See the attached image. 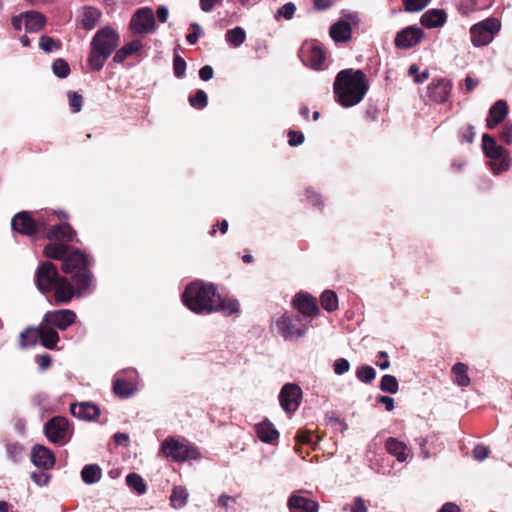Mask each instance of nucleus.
Instances as JSON below:
<instances>
[{
  "label": "nucleus",
  "mask_w": 512,
  "mask_h": 512,
  "mask_svg": "<svg viewBox=\"0 0 512 512\" xmlns=\"http://www.w3.org/2000/svg\"><path fill=\"white\" fill-rule=\"evenodd\" d=\"M223 0H200V8L203 12H211L215 6L220 4Z\"/></svg>",
  "instance_id": "0e129e2a"
},
{
  "label": "nucleus",
  "mask_w": 512,
  "mask_h": 512,
  "mask_svg": "<svg viewBox=\"0 0 512 512\" xmlns=\"http://www.w3.org/2000/svg\"><path fill=\"white\" fill-rule=\"evenodd\" d=\"M102 470L97 464H89L83 467L81 478L85 484L91 485L100 481Z\"/></svg>",
  "instance_id": "473e14b6"
},
{
  "label": "nucleus",
  "mask_w": 512,
  "mask_h": 512,
  "mask_svg": "<svg viewBox=\"0 0 512 512\" xmlns=\"http://www.w3.org/2000/svg\"><path fill=\"white\" fill-rule=\"evenodd\" d=\"M70 412L83 421H93L101 413L100 408L92 402L73 403L70 405Z\"/></svg>",
  "instance_id": "412c9836"
},
{
  "label": "nucleus",
  "mask_w": 512,
  "mask_h": 512,
  "mask_svg": "<svg viewBox=\"0 0 512 512\" xmlns=\"http://www.w3.org/2000/svg\"><path fill=\"white\" fill-rule=\"evenodd\" d=\"M52 359L51 356L48 354H44L38 357L37 363L40 371H44L45 369L49 368L51 365Z\"/></svg>",
  "instance_id": "774afa93"
},
{
  "label": "nucleus",
  "mask_w": 512,
  "mask_h": 512,
  "mask_svg": "<svg viewBox=\"0 0 512 512\" xmlns=\"http://www.w3.org/2000/svg\"><path fill=\"white\" fill-rule=\"evenodd\" d=\"M293 307L297 310L302 319L310 321L313 316L319 313V307L316 299L310 294L299 292L292 300Z\"/></svg>",
  "instance_id": "dca6fc26"
},
{
  "label": "nucleus",
  "mask_w": 512,
  "mask_h": 512,
  "mask_svg": "<svg viewBox=\"0 0 512 512\" xmlns=\"http://www.w3.org/2000/svg\"><path fill=\"white\" fill-rule=\"evenodd\" d=\"M326 59L324 50L318 45L309 48L308 62L311 68L321 69Z\"/></svg>",
  "instance_id": "c9c22d12"
},
{
  "label": "nucleus",
  "mask_w": 512,
  "mask_h": 512,
  "mask_svg": "<svg viewBox=\"0 0 512 512\" xmlns=\"http://www.w3.org/2000/svg\"><path fill=\"white\" fill-rule=\"evenodd\" d=\"M482 149L490 159L499 158L505 154L504 148L498 145L495 138L489 134H483L482 136Z\"/></svg>",
  "instance_id": "c85d7f7f"
},
{
  "label": "nucleus",
  "mask_w": 512,
  "mask_h": 512,
  "mask_svg": "<svg viewBox=\"0 0 512 512\" xmlns=\"http://www.w3.org/2000/svg\"><path fill=\"white\" fill-rule=\"evenodd\" d=\"M274 327L277 333L286 341H294L303 337L310 326V321L300 315L284 312L275 317Z\"/></svg>",
  "instance_id": "0eeeda50"
},
{
  "label": "nucleus",
  "mask_w": 512,
  "mask_h": 512,
  "mask_svg": "<svg viewBox=\"0 0 512 512\" xmlns=\"http://www.w3.org/2000/svg\"><path fill=\"white\" fill-rule=\"evenodd\" d=\"M424 32L417 26H408L396 34L394 43L399 49H410L421 42Z\"/></svg>",
  "instance_id": "f3484780"
},
{
  "label": "nucleus",
  "mask_w": 512,
  "mask_h": 512,
  "mask_svg": "<svg viewBox=\"0 0 512 512\" xmlns=\"http://www.w3.org/2000/svg\"><path fill=\"white\" fill-rule=\"evenodd\" d=\"M213 76H214V70H213L212 66L205 65L200 68L199 77L202 81H209L213 78Z\"/></svg>",
  "instance_id": "e2e57ef3"
},
{
  "label": "nucleus",
  "mask_w": 512,
  "mask_h": 512,
  "mask_svg": "<svg viewBox=\"0 0 512 512\" xmlns=\"http://www.w3.org/2000/svg\"><path fill=\"white\" fill-rule=\"evenodd\" d=\"M186 66L184 58L176 54L173 59V71L176 78L182 79L185 77Z\"/></svg>",
  "instance_id": "09e8293b"
},
{
  "label": "nucleus",
  "mask_w": 512,
  "mask_h": 512,
  "mask_svg": "<svg viewBox=\"0 0 512 512\" xmlns=\"http://www.w3.org/2000/svg\"><path fill=\"white\" fill-rule=\"evenodd\" d=\"M409 74L410 75H415L414 77V81L416 83H423L425 80L428 79L429 77V72L428 70H424L421 74L418 73L419 72V68L417 65L413 64L409 67V70H408Z\"/></svg>",
  "instance_id": "4d7b16f0"
},
{
  "label": "nucleus",
  "mask_w": 512,
  "mask_h": 512,
  "mask_svg": "<svg viewBox=\"0 0 512 512\" xmlns=\"http://www.w3.org/2000/svg\"><path fill=\"white\" fill-rule=\"evenodd\" d=\"M189 493L183 486H175L170 496V502L173 508L181 509L188 501Z\"/></svg>",
  "instance_id": "e433bc0d"
},
{
  "label": "nucleus",
  "mask_w": 512,
  "mask_h": 512,
  "mask_svg": "<svg viewBox=\"0 0 512 512\" xmlns=\"http://www.w3.org/2000/svg\"><path fill=\"white\" fill-rule=\"evenodd\" d=\"M77 279H67L61 276L53 287V300L57 305H64L70 303L74 297L80 298L85 295L91 294L95 288L86 285L84 288L78 285Z\"/></svg>",
  "instance_id": "6e6552de"
},
{
  "label": "nucleus",
  "mask_w": 512,
  "mask_h": 512,
  "mask_svg": "<svg viewBox=\"0 0 512 512\" xmlns=\"http://www.w3.org/2000/svg\"><path fill=\"white\" fill-rule=\"evenodd\" d=\"M76 318V313L70 309L52 310L44 314L43 324L64 331L75 323Z\"/></svg>",
  "instance_id": "4468645a"
},
{
  "label": "nucleus",
  "mask_w": 512,
  "mask_h": 512,
  "mask_svg": "<svg viewBox=\"0 0 512 512\" xmlns=\"http://www.w3.org/2000/svg\"><path fill=\"white\" fill-rule=\"evenodd\" d=\"M31 461L35 466L48 470L53 468L55 456L49 448L36 444L31 450Z\"/></svg>",
  "instance_id": "aec40b11"
},
{
  "label": "nucleus",
  "mask_w": 512,
  "mask_h": 512,
  "mask_svg": "<svg viewBox=\"0 0 512 512\" xmlns=\"http://www.w3.org/2000/svg\"><path fill=\"white\" fill-rule=\"evenodd\" d=\"M137 390V387L132 382L124 379H116L113 383L114 393L121 398H128L132 396Z\"/></svg>",
  "instance_id": "f704fd0d"
},
{
  "label": "nucleus",
  "mask_w": 512,
  "mask_h": 512,
  "mask_svg": "<svg viewBox=\"0 0 512 512\" xmlns=\"http://www.w3.org/2000/svg\"><path fill=\"white\" fill-rule=\"evenodd\" d=\"M119 34L109 26L99 29L90 43L88 64L92 70L100 71L107 59L119 45Z\"/></svg>",
  "instance_id": "20e7f679"
},
{
  "label": "nucleus",
  "mask_w": 512,
  "mask_h": 512,
  "mask_svg": "<svg viewBox=\"0 0 512 512\" xmlns=\"http://www.w3.org/2000/svg\"><path fill=\"white\" fill-rule=\"evenodd\" d=\"M11 227L16 232L34 240L46 237L49 240L71 241L76 235L67 223L57 224L48 229V223L42 216L34 219L27 211L17 213L11 220Z\"/></svg>",
  "instance_id": "f03ea898"
},
{
  "label": "nucleus",
  "mask_w": 512,
  "mask_h": 512,
  "mask_svg": "<svg viewBox=\"0 0 512 512\" xmlns=\"http://www.w3.org/2000/svg\"><path fill=\"white\" fill-rule=\"evenodd\" d=\"M183 304L200 315L221 313L231 316L240 312V303L233 297H222L211 283L196 280L188 284L182 293Z\"/></svg>",
  "instance_id": "f257e3e1"
},
{
  "label": "nucleus",
  "mask_w": 512,
  "mask_h": 512,
  "mask_svg": "<svg viewBox=\"0 0 512 512\" xmlns=\"http://www.w3.org/2000/svg\"><path fill=\"white\" fill-rule=\"evenodd\" d=\"M348 21L339 20L330 27V36L335 42H347L351 38L352 29L351 23H356V14H348Z\"/></svg>",
  "instance_id": "a211bd4d"
},
{
  "label": "nucleus",
  "mask_w": 512,
  "mask_h": 512,
  "mask_svg": "<svg viewBox=\"0 0 512 512\" xmlns=\"http://www.w3.org/2000/svg\"><path fill=\"white\" fill-rule=\"evenodd\" d=\"M255 430L259 439L265 443H271L279 436V433L275 429L274 425L268 420L258 423L255 426Z\"/></svg>",
  "instance_id": "c756f323"
},
{
  "label": "nucleus",
  "mask_w": 512,
  "mask_h": 512,
  "mask_svg": "<svg viewBox=\"0 0 512 512\" xmlns=\"http://www.w3.org/2000/svg\"><path fill=\"white\" fill-rule=\"evenodd\" d=\"M11 24L16 31H21L22 28L26 30V17L25 12H22L11 18Z\"/></svg>",
  "instance_id": "052dcab7"
},
{
  "label": "nucleus",
  "mask_w": 512,
  "mask_h": 512,
  "mask_svg": "<svg viewBox=\"0 0 512 512\" xmlns=\"http://www.w3.org/2000/svg\"><path fill=\"white\" fill-rule=\"evenodd\" d=\"M44 433L51 443L63 446L70 441L73 430L67 418L54 416L45 423Z\"/></svg>",
  "instance_id": "9b49d317"
},
{
  "label": "nucleus",
  "mask_w": 512,
  "mask_h": 512,
  "mask_svg": "<svg viewBox=\"0 0 512 512\" xmlns=\"http://www.w3.org/2000/svg\"><path fill=\"white\" fill-rule=\"evenodd\" d=\"M52 71L55 76L60 79H64L70 74V66L67 61L62 58H58L52 64Z\"/></svg>",
  "instance_id": "37998d69"
},
{
  "label": "nucleus",
  "mask_w": 512,
  "mask_h": 512,
  "mask_svg": "<svg viewBox=\"0 0 512 512\" xmlns=\"http://www.w3.org/2000/svg\"><path fill=\"white\" fill-rule=\"evenodd\" d=\"M188 101L193 108L202 110L208 104V96L204 90L199 89L194 96H189Z\"/></svg>",
  "instance_id": "c03bdc74"
},
{
  "label": "nucleus",
  "mask_w": 512,
  "mask_h": 512,
  "mask_svg": "<svg viewBox=\"0 0 512 512\" xmlns=\"http://www.w3.org/2000/svg\"><path fill=\"white\" fill-rule=\"evenodd\" d=\"M305 196H306V201L308 204H310L314 207H317V208L323 207L324 200H323L322 195L320 193H318L317 191H315L313 188H311V187L306 188Z\"/></svg>",
  "instance_id": "49530a36"
},
{
  "label": "nucleus",
  "mask_w": 512,
  "mask_h": 512,
  "mask_svg": "<svg viewBox=\"0 0 512 512\" xmlns=\"http://www.w3.org/2000/svg\"><path fill=\"white\" fill-rule=\"evenodd\" d=\"M333 89L336 101L348 108L363 100L369 85L362 70L345 69L337 74Z\"/></svg>",
  "instance_id": "7ed1b4c3"
},
{
  "label": "nucleus",
  "mask_w": 512,
  "mask_h": 512,
  "mask_svg": "<svg viewBox=\"0 0 512 512\" xmlns=\"http://www.w3.org/2000/svg\"><path fill=\"white\" fill-rule=\"evenodd\" d=\"M102 16L98 8L92 6H85L80 14L81 27L87 31L94 29L100 22Z\"/></svg>",
  "instance_id": "a878e982"
},
{
  "label": "nucleus",
  "mask_w": 512,
  "mask_h": 512,
  "mask_svg": "<svg viewBox=\"0 0 512 512\" xmlns=\"http://www.w3.org/2000/svg\"><path fill=\"white\" fill-rule=\"evenodd\" d=\"M31 479L35 484L40 487L48 485L50 481V474L44 471L41 472H33L31 474Z\"/></svg>",
  "instance_id": "6e6d98bb"
},
{
  "label": "nucleus",
  "mask_w": 512,
  "mask_h": 512,
  "mask_svg": "<svg viewBox=\"0 0 512 512\" xmlns=\"http://www.w3.org/2000/svg\"><path fill=\"white\" fill-rule=\"evenodd\" d=\"M490 166L495 174H500L510 167V158L507 155H503L499 158L491 159Z\"/></svg>",
  "instance_id": "a18cd8bd"
},
{
  "label": "nucleus",
  "mask_w": 512,
  "mask_h": 512,
  "mask_svg": "<svg viewBox=\"0 0 512 512\" xmlns=\"http://www.w3.org/2000/svg\"><path fill=\"white\" fill-rule=\"evenodd\" d=\"M54 241L55 242H51L45 246L43 253L47 258L61 260L63 263L66 255H68L71 250L66 244L72 242L73 239L71 241Z\"/></svg>",
  "instance_id": "b1692460"
},
{
  "label": "nucleus",
  "mask_w": 512,
  "mask_h": 512,
  "mask_svg": "<svg viewBox=\"0 0 512 512\" xmlns=\"http://www.w3.org/2000/svg\"><path fill=\"white\" fill-rule=\"evenodd\" d=\"M6 451V458L14 464H18L22 461L24 456V447L21 443L16 441L6 440L4 442Z\"/></svg>",
  "instance_id": "7c9ffc66"
},
{
  "label": "nucleus",
  "mask_w": 512,
  "mask_h": 512,
  "mask_svg": "<svg viewBox=\"0 0 512 512\" xmlns=\"http://www.w3.org/2000/svg\"><path fill=\"white\" fill-rule=\"evenodd\" d=\"M288 508L290 512H318L319 505L312 499L292 494L288 499Z\"/></svg>",
  "instance_id": "5701e85b"
},
{
  "label": "nucleus",
  "mask_w": 512,
  "mask_h": 512,
  "mask_svg": "<svg viewBox=\"0 0 512 512\" xmlns=\"http://www.w3.org/2000/svg\"><path fill=\"white\" fill-rule=\"evenodd\" d=\"M452 373L455 375V383L460 387H467L470 385L471 379L468 375V366L465 363L457 362L452 366Z\"/></svg>",
  "instance_id": "72a5a7b5"
},
{
  "label": "nucleus",
  "mask_w": 512,
  "mask_h": 512,
  "mask_svg": "<svg viewBox=\"0 0 512 512\" xmlns=\"http://www.w3.org/2000/svg\"><path fill=\"white\" fill-rule=\"evenodd\" d=\"M126 484L140 495L144 494L147 490L142 477L136 473H129L126 476Z\"/></svg>",
  "instance_id": "ea45409f"
},
{
  "label": "nucleus",
  "mask_w": 512,
  "mask_h": 512,
  "mask_svg": "<svg viewBox=\"0 0 512 512\" xmlns=\"http://www.w3.org/2000/svg\"><path fill=\"white\" fill-rule=\"evenodd\" d=\"M142 48L140 40H133L122 46L114 55L113 61L115 63H122L128 56L138 52Z\"/></svg>",
  "instance_id": "2f4dec72"
},
{
  "label": "nucleus",
  "mask_w": 512,
  "mask_h": 512,
  "mask_svg": "<svg viewBox=\"0 0 512 512\" xmlns=\"http://www.w3.org/2000/svg\"><path fill=\"white\" fill-rule=\"evenodd\" d=\"M376 400L378 403L385 405L387 411H392L394 409V399L392 397L379 395Z\"/></svg>",
  "instance_id": "338daca9"
},
{
  "label": "nucleus",
  "mask_w": 512,
  "mask_h": 512,
  "mask_svg": "<svg viewBox=\"0 0 512 512\" xmlns=\"http://www.w3.org/2000/svg\"><path fill=\"white\" fill-rule=\"evenodd\" d=\"M350 367V362L346 358H338L333 363V371L337 376L347 373Z\"/></svg>",
  "instance_id": "603ef678"
},
{
  "label": "nucleus",
  "mask_w": 512,
  "mask_h": 512,
  "mask_svg": "<svg viewBox=\"0 0 512 512\" xmlns=\"http://www.w3.org/2000/svg\"><path fill=\"white\" fill-rule=\"evenodd\" d=\"M153 10L149 7L138 9L130 20V29L133 33L148 34L155 30Z\"/></svg>",
  "instance_id": "ddd939ff"
},
{
  "label": "nucleus",
  "mask_w": 512,
  "mask_h": 512,
  "mask_svg": "<svg viewBox=\"0 0 512 512\" xmlns=\"http://www.w3.org/2000/svg\"><path fill=\"white\" fill-rule=\"evenodd\" d=\"M39 47L46 53H51L54 50L60 49L61 44L56 42L52 37L42 35L39 40Z\"/></svg>",
  "instance_id": "de8ad7c7"
},
{
  "label": "nucleus",
  "mask_w": 512,
  "mask_h": 512,
  "mask_svg": "<svg viewBox=\"0 0 512 512\" xmlns=\"http://www.w3.org/2000/svg\"><path fill=\"white\" fill-rule=\"evenodd\" d=\"M288 137H289L288 143L291 147L299 146L305 140L304 134L299 131H293V130L289 131Z\"/></svg>",
  "instance_id": "13d9d810"
},
{
  "label": "nucleus",
  "mask_w": 512,
  "mask_h": 512,
  "mask_svg": "<svg viewBox=\"0 0 512 512\" xmlns=\"http://www.w3.org/2000/svg\"><path fill=\"white\" fill-rule=\"evenodd\" d=\"M367 510V506L361 497H356L350 508V512H367Z\"/></svg>",
  "instance_id": "69168bd1"
},
{
  "label": "nucleus",
  "mask_w": 512,
  "mask_h": 512,
  "mask_svg": "<svg viewBox=\"0 0 512 512\" xmlns=\"http://www.w3.org/2000/svg\"><path fill=\"white\" fill-rule=\"evenodd\" d=\"M380 389L383 392H388L390 394H395L398 392L399 383L395 376L390 374H385L380 381Z\"/></svg>",
  "instance_id": "a19ab883"
},
{
  "label": "nucleus",
  "mask_w": 512,
  "mask_h": 512,
  "mask_svg": "<svg viewBox=\"0 0 512 512\" xmlns=\"http://www.w3.org/2000/svg\"><path fill=\"white\" fill-rule=\"evenodd\" d=\"M37 340L47 349H54L59 341L57 331L50 326L27 328L20 334V343L23 347L34 345Z\"/></svg>",
  "instance_id": "1a4fd4ad"
},
{
  "label": "nucleus",
  "mask_w": 512,
  "mask_h": 512,
  "mask_svg": "<svg viewBox=\"0 0 512 512\" xmlns=\"http://www.w3.org/2000/svg\"><path fill=\"white\" fill-rule=\"evenodd\" d=\"M321 306L328 312H333L338 308V297L335 292L326 290L320 297Z\"/></svg>",
  "instance_id": "58836bf2"
},
{
  "label": "nucleus",
  "mask_w": 512,
  "mask_h": 512,
  "mask_svg": "<svg viewBox=\"0 0 512 512\" xmlns=\"http://www.w3.org/2000/svg\"><path fill=\"white\" fill-rule=\"evenodd\" d=\"M26 32L36 33L42 30L46 25V17L35 10L25 11Z\"/></svg>",
  "instance_id": "bb28decb"
},
{
  "label": "nucleus",
  "mask_w": 512,
  "mask_h": 512,
  "mask_svg": "<svg viewBox=\"0 0 512 512\" xmlns=\"http://www.w3.org/2000/svg\"><path fill=\"white\" fill-rule=\"evenodd\" d=\"M501 29V22L494 17L480 21L470 28L471 42L475 47L490 44Z\"/></svg>",
  "instance_id": "9d476101"
},
{
  "label": "nucleus",
  "mask_w": 512,
  "mask_h": 512,
  "mask_svg": "<svg viewBox=\"0 0 512 512\" xmlns=\"http://www.w3.org/2000/svg\"><path fill=\"white\" fill-rule=\"evenodd\" d=\"M500 138L507 145L512 144V124H505L501 132Z\"/></svg>",
  "instance_id": "680f3d73"
},
{
  "label": "nucleus",
  "mask_w": 512,
  "mask_h": 512,
  "mask_svg": "<svg viewBox=\"0 0 512 512\" xmlns=\"http://www.w3.org/2000/svg\"><path fill=\"white\" fill-rule=\"evenodd\" d=\"M509 111L508 104L505 100H497L489 109L486 118V127L494 129L498 126L507 116Z\"/></svg>",
  "instance_id": "4be33fe9"
},
{
  "label": "nucleus",
  "mask_w": 512,
  "mask_h": 512,
  "mask_svg": "<svg viewBox=\"0 0 512 512\" xmlns=\"http://www.w3.org/2000/svg\"><path fill=\"white\" fill-rule=\"evenodd\" d=\"M296 11V6L292 2H287L282 7H280L277 11L278 16H282L285 19L289 20L294 16Z\"/></svg>",
  "instance_id": "5fc2aeb1"
},
{
  "label": "nucleus",
  "mask_w": 512,
  "mask_h": 512,
  "mask_svg": "<svg viewBox=\"0 0 512 512\" xmlns=\"http://www.w3.org/2000/svg\"><path fill=\"white\" fill-rule=\"evenodd\" d=\"M60 277L56 266L45 261L38 266L35 272V285L41 293L47 294L52 291Z\"/></svg>",
  "instance_id": "f8f14e48"
},
{
  "label": "nucleus",
  "mask_w": 512,
  "mask_h": 512,
  "mask_svg": "<svg viewBox=\"0 0 512 512\" xmlns=\"http://www.w3.org/2000/svg\"><path fill=\"white\" fill-rule=\"evenodd\" d=\"M225 40L233 47H239L246 40V31L240 26L229 29L225 34Z\"/></svg>",
  "instance_id": "4c0bfd02"
},
{
  "label": "nucleus",
  "mask_w": 512,
  "mask_h": 512,
  "mask_svg": "<svg viewBox=\"0 0 512 512\" xmlns=\"http://www.w3.org/2000/svg\"><path fill=\"white\" fill-rule=\"evenodd\" d=\"M490 450L487 446L478 444L473 449V456L478 461H483L489 456Z\"/></svg>",
  "instance_id": "bf43d9fd"
},
{
  "label": "nucleus",
  "mask_w": 512,
  "mask_h": 512,
  "mask_svg": "<svg viewBox=\"0 0 512 512\" xmlns=\"http://www.w3.org/2000/svg\"><path fill=\"white\" fill-rule=\"evenodd\" d=\"M356 377L359 381L369 384L376 377V371L372 366L362 365L356 371Z\"/></svg>",
  "instance_id": "79ce46f5"
},
{
  "label": "nucleus",
  "mask_w": 512,
  "mask_h": 512,
  "mask_svg": "<svg viewBox=\"0 0 512 512\" xmlns=\"http://www.w3.org/2000/svg\"><path fill=\"white\" fill-rule=\"evenodd\" d=\"M190 27L193 29V32L186 36V40L189 44L194 45L204 35V32L198 23H191Z\"/></svg>",
  "instance_id": "864d4df0"
},
{
  "label": "nucleus",
  "mask_w": 512,
  "mask_h": 512,
  "mask_svg": "<svg viewBox=\"0 0 512 512\" xmlns=\"http://www.w3.org/2000/svg\"><path fill=\"white\" fill-rule=\"evenodd\" d=\"M302 399V390L295 383H286L279 393V402L282 409L287 413L295 412Z\"/></svg>",
  "instance_id": "2eb2a0df"
},
{
  "label": "nucleus",
  "mask_w": 512,
  "mask_h": 512,
  "mask_svg": "<svg viewBox=\"0 0 512 512\" xmlns=\"http://www.w3.org/2000/svg\"><path fill=\"white\" fill-rule=\"evenodd\" d=\"M69 106L73 113H78L82 109L83 97L78 92H68Z\"/></svg>",
  "instance_id": "3c124183"
},
{
  "label": "nucleus",
  "mask_w": 512,
  "mask_h": 512,
  "mask_svg": "<svg viewBox=\"0 0 512 512\" xmlns=\"http://www.w3.org/2000/svg\"><path fill=\"white\" fill-rule=\"evenodd\" d=\"M452 90L449 80L441 78L433 80L428 86V96L436 103H444L448 100Z\"/></svg>",
  "instance_id": "6ab92c4d"
},
{
  "label": "nucleus",
  "mask_w": 512,
  "mask_h": 512,
  "mask_svg": "<svg viewBox=\"0 0 512 512\" xmlns=\"http://www.w3.org/2000/svg\"><path fill=\"white\" fill-rule=\"evenodd\" d=\"M89 256L82 250L71 249L62 263V271L69 274L71 279H77L80 287L89 285L95 288L94 274L90 270Z\"/></svg>",
  "instance_id": "39448f33"
},
{
  "label": "nucleus",
  "mask_w": 512,
  "mask_h": 512,
  "mask_svg": "<svg viewBox=\"0 0 512 512\" xmlns=\"http://www.w3.org/2000/svg\"><path fill=\"white\" fill-rule=\"evenodd\" d=\"M447 20L443 9H429L421 16V24L429 29L442 27Z\"/></svg>",
  "instance_id": "393cba45"
},
{
  "label": "nucleus",
  "mask_w": 512,
  "mask_h": 512,
  "mask_svg": "<svg viewBox=\"0 0 512 512\" xmlns=\"http://www.w3.org/2000/svg\"><path fill=\"white\" fill-rule=\"evenodd\" d=\"M385 448L387 452L396 457L399 462L406 461L408 457V447L404 442L390 437L386 440Z\"/></svg>",
  "instance_id": "cd10ccee"
},
{
  "label": "nucleus",
  "mask_w": 512,
  "mask_h": 512,
  "mask_svg": "<svg viewBox=\"0 0 512 512\" xmlns=\"http://www.w3.org/2000/svg\"><path fill=\"white\" fill-rule=\"evenodd\" d=\"M160 454L175 462L201 458L199 449L185 438L167 437L161 443Z\"/></svg>",
  "instance_id": "423d86ee"
},
{
  "label": "nucleus",
  "mask_w": 512,
  "mask_h": 512,
  "mask_svg": "<svg viewBox=\"0 0 512 512\" xmlns=\"http://www.w3.org/2000/svg\"><path fill=\"white\" fill-rule=\"evenodd\" d=\"M431 0H403L405 10L410 13L423 10Z\"/></svg>",
  "instance_id": "8fccbe9b"
}]
</instances>
